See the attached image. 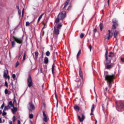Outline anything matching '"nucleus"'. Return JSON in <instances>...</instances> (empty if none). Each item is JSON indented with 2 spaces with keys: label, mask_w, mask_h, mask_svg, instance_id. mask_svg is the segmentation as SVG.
Wrapping results in <instances>:
<instances>
[{
  "label": "nucleus",
  "mask_w": 124,
  "mask_h": 124,
  "mask_svg": "<svg viewBox=\"0 0 124 124\" xmlns=\"http://www.w3.org/2000/svg\"><path fill=\"white\" fill-rule=\"evenodd\" d=\"M24 9L23 8L22 11V14H24Z\"/></svg>",
  "instance_id": "nucleus-55"
},
{
  "label": "nucleus",
  "mask_w": 124,
  "mask_h": 124,
  "mask_svg": "<svg viewBox=\"0 0 124 124\" xmlns=\"http://www.w3.org/2000/svg\"><path fill=\"white\" fill-rule=\"evenodd\" d=\"M15 103H16V104H17V102L16 101V99L15 98V97H14V102H13V104H14V105Z\"/></svg>",
  "instance_id": "nucleus-35"
},
{
  "label": "nucleus",
  "mask_w": 124,
  "mask_h": 124,
  "mask_svg": "<svg viewBox=\"0 0 124 124\" xmlns=\"http://www.w3.org/2000/svg\"><path fill=\"white\" fill-rule=\"evenodd\" d=\"M43 15H44V14H42L39 17V18L38 19V20H37V23L38 24V23H39V22H40V20H41V19H42V17H43Z\"/></svg>",
  "instance_id": "nucleus-19"
},
{
  "label": "nucleus",
  "mask_w": 124,
  "mask_h": 124,
  "mask_svg": "<svg viewBox=\"0 0 124 124\" xmlns=\"http://www.w3.org/2000/svg\"><path fill=\"white\" fill-rule=\"evenodd\" d=\"M70 1V0H67L65 3H64V5L63 8V9H65L66 8V6L68 5V3H69V2Z\"/></svg>",
  "instance_id": "nucleus-16"
},
{
  "label": "nucleus",
  "mask_w": 124,
  "mask_h": 124,
  "mask_svg": "<svg viewBox=\"0 0 124 124\" xmlns=\"http://www.w3.org/2000/svg\"><path fill=\"white\" fill-rule=\"evenodd\" d=\"M12 78H13V79H15V78H16V75H15V74H13Z\"/></svg>",
  "instance_id": "nucleus-41"
},
{
  "label": "nucleus",
  "mask_w": 124,
  "mask_h": 124,
  "mask_svg": "<svg viewBox=\"0 0 124 124\" xmlns=\"http://www.w3.org/2000/svg\"><path fill=\"white\" fill-rule=\"evenodd\" d=\"M16 8L19 10V6H16Z\"/></svg>",
  "instance_id": "nucleus-59"
},
{
  "label": "nucleus",
  "mask_w": 124,
  "mask_h": 124,
  "mask_svg": "<svg viewBox=\"0 0 124 124\" xmlns=\"http://www.w3.org/2000/svg\"><path fill=\"white\" fill-rule=\"evenodd\" d=\"M28 109L29 111H33L34 109H35V107H34V105L32 104V102L31 101L29 104Z\"/></svg>",
  "instance_id": "nucleus-10"
},
{
  "label": "nucleus",
  "mask_w": 124,
  "mask_h": 124,
  "mask_svg": "<svg viewBox=\"0 0 124 124\" xmlns=\"http://www.w3.org/2000/svg\"><path fill=\"white\" fill-rule=\"evenodd\" d=\"M118 34H119V31L116 30L113 34L114 38H115L116 40H117V36H118Z\"/></svg>",
  "instance_id": "nucleus-14"
},
{
  "label": "nucleus",
  "mask_w": 124,
  "mask_h": 124,
  "mask_svg": "<svg viewBox=\"0 0 124 124\" xmlns=\"http://www.w3.org/2000/svg\"><path fill=\"white\" fill-rule=\"evenodd\" d=\"M44 27L43 28V29H44V28H45V23H44Z\"/></svg>",
  "instance_id": "nucleus-60"
},
{
  "label": "nucleus",
  "mask_w": 124,
  "mask_h": 124,
  "mask_svg": "<svg viewBox=\"0 0 124 124\" xmlns=\"http://www.w3.org/2000/svg\"><path fill=\"white\" fill-rule=\"evenodd\" d=\"M71 7H72V5H70L69 6L68 8H67V10H70V9H71Z\"/></svg>",
  "instance_id": "nucleus-43"
},
{
  "label": "nucleus",
  "mask_w": 124,
  "mask_h": 124,
  "mask_svg": "<svg viewBox=\"0 0 124 124\" xmlns=\"http://www.w3.org/2000/svg\"><path fill=\"white\" fill-rule=\"evenodd\" d=\"M116 108L117 111L120 112V110H122L124 108V101L120 100V101H116Z\"/></svg>",
  "instance_id": "nucleus-7"
},
{
  "label": "nucleus",
  "mask_w": 124,
  "mask_h": 124,
  "mask_svg": "<svg viewBox=\"0 0 124 124\" xmlns=\"http://www.w3.org/2000/svg\"><path fill=\"white\" fill-rule=\"evenodd\" d=\"M43 124H46L45 123H44Z\"/></svg>",
  "instance_id": "nucleus-64"
},
{
  "label": "nucleus",
  "mask_w": 124,
  "mask_h": 124,
  "mask_svg": "<svg viewBox=\"0 0 124 124\" xmlns=\"http://www.w3.org/2000/svg\"><path fill=\"white\" fill-rule=\"evenodd\" d=\"M53 61H54V62H56V55L54 54L53 55Z\"/></svg>",
  "instance_id": "nucleus-40"
},
{
  "label": "nucleus",
  "mask_w": 124,
  "mask_h": 124,
  "mask_svg": "<svg viewBox=\"0 0 124 124\" xmlns=\"http://www.w3.org/2000/svg\"><path fill=\"white\" fill-rule=\"evenodd\" d=\"M46 55L47 57H49V56H50V51H49V50H47L46 52Z\"/></svg>",
  "instance_id": "nucleus-30"
},
{
  "label": "nucleus",
  "mask_w": 124,
  "mask_h": 124,
  "mask_svg": "<svg viewBox=\"0 0 124 124\" xmlns=\"http://www.w3.org/2000/svg\"><path fill=\"white\" fill-rule=\"evenodd\" d=\"M9 105H10V107H13V108L11 109L13 114H15V113H16V112L18 111L17 108L15 107V106L14 105V104H13V103L12 102V101H10L9 102Z\"/></svg>",
  "instance_id": "nucleus-9"
},
{
  "label": "nucleus",
  "mask_w": 124,
  "mask_h": 124,
  "mask_svg": "<svg viewBox=\"0 0 124 124\" xmlns=\"http://www.w3.org/2000/svg\"><path fill=\"white\" fill-rule=\"evenodd\" d=\"M5 78H8V79H9L10 78V77H9V76L7 75V77H5Z\"/></svg>",
  "instance_id": "nucleus-50"
},
{
  "label": "nucleus",
  "mask_w": 124,
  "mask_h": 124,
  "mask_svg": "<svg viewBox=\"0 0 124 124\" xmlns=\"http://www.w3.org/2000/svg\"><path fill=\"white\" fill-rule=\"evenodd\" d=\"M115 54L113 53L112 52H109V54L108 55V57L109 58H113Z\"/></svg>",
  "instance_id": "nucleus-23"
},
{
  "label": "nucleus",
  "mask_w": 124,
  "mask_h": 124,
  "mask_svg": "<svg viewBox=\"0 0 124 124\" xmlns=\"http://www.w3.org/2000/svg\"><path fill=\"white\" fill-rule=\"evenodd\" d=\"M55 97L57 100L56 107L58 108V105L59 104V101H58V96H57V93L55 92Z\"/></svg>",
  "instance_id": "nucleus-27"
},
{
  "label": "nucleus",
  "mask_w": 124,
  "mask_h": 124,
  "mask_svg": "<svg viewBox=\"0 0 124 124\" xmlns=\"http://www.w3.org/2000/svg\"><path fill=\"white\" fill-rule=\"evenodd\" d=\"M62 24H56L54 26L53 34L56 36H58L59 34H60V30L62 29Z\"/></svg>",
  "instance_id": "nucleus-5"
},
{
  "label": "nucleus",
  "mask_w": 124,
  "mask_h": 124,
  "mask_svg": "<svg viewBox=\"0 0 124 124\" xmlns=\"http://www.w3.org/2000/svg\"><path fill=\"white\" fill-rule=\"evenodd\" d=\"M105 58L106 59V61L107 62L106 63H105V66H106L107 69H110V68H112L113 67V65L109 64L110 62H111V60L109 61V62H108V50L106 49V53L105 55Z\"/></svg>",
  "instance_id": "nucleus-6"
},
{
  "label": "nucleus",
  "mask_w": 124,
  "mask_h": 124,
  "mask_svg": "<svg viewBox=\"0 0 124 124\" xmlns=\"http://www.w3.org/2000/svg\"><path fill=\"white\" fill-rule=\"evenodd\" d=\"M1 114H2V112L1 110H0V115H1Z\"/></svg>",
  "instance_id": "nucleus-57"
},
{
  "label": "nucleus",
  "mask_w": 124,
  "mask_h": 124,
  "mask_svg": "<svg viewBox=\"0 0 124 124\" xmlns=\"http://www.w3.org/2000/svg\"><path fill=\"white\" fill-rule=\"evenodd\" d=\"M46 112L45 110L43 111V116L44 117L43 121L47 123L48 122V118L47 117Z\"/></svg>",
  "instance_id": "nucleus-11"
},
{
  "label": "nucleus",
  "mask_w": 124,
  "mask_h": 124,
  "mask_svg": "<svg viewBox=\"0 0 124 124\" xmlns=\"http://www.w3.org/2000/svg\"><path fill=\"white\" fill-rule=\"evenodd\" d=\"M108 34L109 35H111V30H108Z\"/></svg>",
  "instance_id": "nucleus-46"
},
{
  "label": "nucleus",
  "mask_w": 124,
  "mask_h": 124,
  "mask_svg": "<svg viewBox=\"0 0 124 124\" xmlns=\"http://www.w3.org/2000/svg\"><path fill=\"white\" fill-rule=\"evenodd\" d=\"M110 2V0H108V5H109V3Z\"/></svg>",
  "instance_id": "nucleus-52"
},
{
  "label": "nucleus",
  "mask_w": 124,
  "mask_h": 124,
  "mask_svg": "<svg viewBox=\"0 0 124 124\" xmlns=\"http://www.w3.org/2000/svg\"><path fill=\"white\" fill-rule=\"evenodd\" d=\"M27 85L29 88H31V86L33 85L31 76L30 74L28 75V78L27 79Z\"/></svg>",
  "instance_id": "nucleus-8"
},
{
  "label": "nucleus",
  "mask_w": 124,
  "mask_h": 124,
  "mask_svg": "<svg viewBox=\"0 0 124 124\" xmlns=\"http://www.w3.org/2000/svg\"><path fill=\"white\" fill-rule=\"evenodd\" d=\"M97 31V29H96V28L94 29L93 31V35H95V32Z\"/></svg>",
  "instance_id": "nucleus-33"
},
{
  "label": "nucleus",
  "mask_w": 124,
  "mask_h": 124,
  "mask_svg": "<svg viewBox=\"0 0 124 124\" xmlns=\"http://www.w3.org/2000/svg\"><path fill=\"white\" fill-rule=\"evenodd\" d=\"M12 37L13 38V40H14L11 42L12 47H13V48H14V47H15V45H16V43L15 42H16L17 44H20V46L19 48H21V46L23 45V38H19V37H16L15 36H12Z\"/></svg>",
  "instance_id": "nucleus-2"
},
{
  "label": "nucleus",
  "mask_w": 124,
  "mask_h": 124,
  "mask_svg": "<svg viewBox=\"0 0 124 124\" xmlns=\"http://www.w3.org/2000/svg\"><path fill=\"white\" fill-rule=\"evenodd\" d=\"M29 26H30V22L27 21L26 22V27H29Z\"/></svg>",
  "instance_id": "nucleus-37"
},
{
  "label": "nucleus",
  "mask_w": 124,
  "mask_h": 124,
  "mask_svg": "<svg viewBox=\"0 0 124 124\" xmlns=\"http://www.w3.org/2000/svg\"><path fill=\"white\" fill-rule=\"evenodd\" d=\"M18 14L19 15V16H21V10H18Z\"/></svg>",
  "instance_id": "nucleus-48"
},
{
  "label": "nucleus",
  "mask_w": 124,
  "mask_h": 124,
  "mask_svg": "<svg viewBox=\"0 0 124 124\" xmlns=\"http://www.w3.org/2000/svg\"><path fill=\"white\" fill-rule=\"evenodd\" d=\"M9 124H13V123H12V122L11 121H10L9 122Z\"/></svg>",
  "instance_id": "nucleus-51"
},
{
  "label": "nucleus",
  "mask_w": 124,
  "mask_h": 124,
  "mask_svg": "<svg viewBox=\"0 0 124 124\" xmlns=\"http://www.w3.org/2000/svg\"><path fill=\"white\" fill-rule=\"evenodd\" d=\"M54 69H55V64L53 63L52 66L51 71L52 74H54Z\"/></svg>",
  "instance_id": "nucleus-26"
},
{
  "label": "nucleus",
  "mask_w": 124,
  "mask_h": 124,
  "mask_svg": "<svg viewBox=\"0 0 124 124\" xmlns=\"http://www.w3.org/2000/svg\"><path fill=\"white\" fill-rule=\"evenodd\" d=\"M7 74H8V71H4L3 77H7Z\"/></svg>",
  "instance_id": "nucleus-22"
},
{
  "label": "nucleus",
  "mask_w": 124,
  "mask_h": 124,
  "mask_svg": "<svg viewBox=\"0 0 124 124\" xmlns=\"http://www.w3.org/2000/svg\"><path fill=\"white\" fill-rule=\"evenodd\" d=\"M38 51H35V59H37V58H38Z\"/></svg>",
  "instance_id": "nucleus-29"
},
{
  "label": "nucleus",
  "mask_w": 124,
  "mask_h": 124,
  "mask_svg": "<svg viewBox=\"0 0 124 124\" xmlns=\"http://www.w3.org/2000/svg\"><path fill=\"white\" fill-rule=\"evenodd\" d=\"M114 79H115V75H106L105 77V80L107 81L108 84L109 88L112 87V83H114Z\"/></svg>",
  "instance_id": "nucleus-3"
},
{
  "label": "nucleus",
  "mask_w": 124,
  "mask_h": 124,
  "mask_svg": "<svg viewBox=\"0 0 124 124\" xmlns=\"http://www.w3.org/2000/svg\"><path fill=\"white\" fill-rule=\"evenodd\" d=\"M105 90H106V91H107V90H108V88L106 87V88H105Z\"/></svg>",
  "instance_id": "nucleus-63"
},
{
  "label": "nucleus",
  "mask_w": 124,
  "mask_h": 124,
  "mask_svg": "<svg viewBox=\"0 0 124 124\" xmlns=\"http://www.w3.org/2000/svg\"><path fill=\"white\" fill-rule=\"evenodd\" d=\"M89 49H90V51H92V45H89Z\"/></svg>",
  "instance_id": "nucleus-44"
},
{
  "label": "nucleus",
  "mask_w": 124,
  "mask_h": 124,
  "mask_svg": "<svg viewBox=\"0 0 124 124\" xmlns=\"http://www.w3.org/2000/svg\"><path fill=\"white\" fill-rule=\"evenodd\" d=\"M17 124H21V121H20L19 120H17Z\"/></svg>",
  "instance_id": "nucleus-49"
},
{
  "label": "nucleus",
  "mask_w": 124,
  "mask_h": 124,
  "mask_svg": "<svg viewBox=\"0 0 124 124\" xmlns=\"http://www.w3.org/2000/svg\"><path fill=\"white\" fill-rule=\"evenodd\" d=\"M2 121H1V118H0V124H1Z\"/></svg>",
  "instance_id": "nucleus-58"
},
{
  "label": "nucleus",
  "mask_w": 124,
  "mask_h": 124,
  "mask_svg": "<svg viewBox=\"0 0 124 124\" xmlns=\"http://www.w3.org/2000/svg\"><path fill=\"white\" fill-rule=\"evenodd\" d=\"M78 118L79 122H80L81 123H82V122H83L84 120H85V116L84 115V114H82L81 118L80 115H78Z\"/></svg>",
  "instance_id": "nucleus-12"
},
{
  "label": "nucleus",
  "mask_w": 124,
  "mask_h": 124,
  "mask_svg": "<svg viewBox=\"0 0 124 124\" xmlns=\"http://www.w3.org/2000/svg\"><path fill=\"white\" fill-rule=\"evenodd\" d=\"M49 62V58H48V57H46L44 58V63H45V64H48Z\"/></svg>",
  "instance_id": "nucleus-18"
},
{
  "label": "nucleus",
  "mask_w": 124,
  "mask_h": 124,
  "mask_svg": "<svg viewBox=\"0 0 124 124\" xmlns=\"http://www.w3.org/2000/svg\"><path fill=\"white\" fill-rule=\"evenodd\" d=\"M99 27H100V31H102V30H103V23H100L99 24Z\"/></svg>",
  "instance_id": "nucleus-25"
},
{
  "label": "nucleus",
  "mask_w": 124,
  "mask_h": 124,
  "mask_svg": "<svg viewBox=\"0 0 124 124\" xmlns=\"http://www.w3.org/2000/svg\"><path fill=\"white\" fill-rule=\"evenodd\" d=\"M19 64H20V63L19 62H17L16 65V67H18V66H19Z\"/></svg>",
  "instance_id": "nucleus-38"
},
{
  "label": "nucleus",
  "mask_w": 124,
  "mask_h": 124,
  "mask_svg": "<svg viewBox=\"0 0 124 124\" xmlns=\"http://www.w3.org/2000/svg\"><path fill=\"white\" fill-rule=\"evenodd\" d=\"M23 17H24V14H22V18H23Z\"/></svg>",
  "instance_id": "nucleus-62"
},
{
  "label": "nucleus",
  "mask_w": 124,
  "mask_h": 124,
  "mask_svg": "<svg viewBox=\"0 0 124 124\" xmlns=\"http://www.w3.org/2000/svg\"><path fill=\"white\" fill-rule=\"evenodd\" d=\"M4 93L5 94H10L11 92H10V91H8V89H6L4 91Z\"/></svg>",
  "instance_id": "nucleus-20"
},
{
  "label": "nucleus",
  "mask_w": 124,
  "mask_h": 124,
  "mask_svg": "<svg viewBox=\"0 0 124 124\" xmlns=\"http://www.w3.org/2000/svg\"><path fill=\"white\" fill-rule=\"evenodd\" d=\"M94 110V104H93L92 105V108H91V112H93Z\"/></svg>",
  "instance_id": "nucleus-31"
},
{
  "label": "nucleus",
  "mask_w": 124,
  "mask_h": 124,
  "mask_svg": "<svg viewBox=\"0 0 124 124\" xmlns=\"http://www.w3.org/2000/svg\"><path fill=\"white\" fill-rule=\"evenodd\" d=\"M112 36H113V34L109 35V34H107L105 36V39H108V40H109L110 38L112 37Z\"/></svg>",
  "instance_id": "nucleus-15"
},
{
  "label": "nucleus",
  "mask_w": 124,
  "mask_h": 124,
  "mask_svg": "<svg viewBox=\"0 0 124 124\" xmlns=\"http://www.w3.org/2000/svg\"><path fill=\"white\" fill-rule=\"evenodd\" d=\"M93 112H91V113L90 114V116H93Z\"/></svg>",
  "instance_id": "nucleus-54"
},
{
  "label": "nucleus",
  "mask_w": 124,
  "mask_h": 124,
  "mask_svg": "<svg viewBox=\"0 0 124 124\" xmlns=\"http://www.w3.org/2000/svg\"><path fill=\"white\" fill-rule=\"evenodd\" d=\"M113 25H112V30H115L117 29V27H118V23L117 22H115L113 21Z\"/></svg>",
  "instance_id": "nucleus-13"
},
{
  "label": "nucleus",
  "mask_w": 124,
  "mask_h": 124,
  "mask_svg": "<svg viewBox=\"0 0 124 124\" xmlns=\"http://www.w3.org/2000/svg\"><path fill=\"white\" fill-rule=\"evenodd\" d=\"M5 86L6 87H8V83L6 81L5 82Z\"/></svg>",
  "instance_id": "nucleus-42"
},
{
  "label": "nucleus",
  "mask_w": 124,
  "mask_h": 124,
  "mask_svg": "<svg viewBox=\"0 0 124 124\" xmlns=\"http://www.w3.org/2000/svg\"><path fill=\"white\" fill-rule=\"evenodd\" d=\"M97 124V121L95 120V124Z\"/></svg>",
  "instance_id": "nucleus-61"
},
{
  "label": "nucleus",
  "mask_w": 124,
  "mask_h": 124,
  "mask_svg": "<svg viewBox=\"0 0 124 124\" xmlns=\"http://www.w3.org/2000/svg\"><path fill=\"white\" fill-rule=\"evenodd\" d=\"M15 121H16V118L15 117V116H14L13 119V122L14 123V122H15Z\"/></svg>",
  "instance_id": "nucleus-45"
},
{
  "label": "nucleus",
  "mask_w": 124,
  "mask_h": 124,
  "mask_svg": "<svg viewBox=\"0 0 124 124\" xmlns=\"http://www.w3.org/2000/svg\"><path fill=\"white\" fill-rule=\"evenodd\" d=\"M29 118L30 119H33V114H31L29 115Z\"/></svg>",
  "instance_id": "nucleus-36"
},
{
  "label": "nucleus",
  "mask_w": 124,
  "mask_h": 124,
  "mask_svg": "<svg viewBox=\"0 0 124 124\" xmlns=\"http://www.w3.org/2000/svg\"><path fill=\"white\" fill-rule=\"evenodd\" d=\"M21 56H22V53H21L19 55V58H20Z\"/></svg>",
  "instance_id": "nucleus-56"
},
{
  "label": "nucleus",
  "mask_w": 124,
  "mask_h": 124,
  "mask_svg": "<svg viewBox=\"0 0 124 124\" xmlns=\"http://www.w3.org/2000/svg\"><path fill=\"white\" fill-rule=\"evenodd\" d=\"M102 107L103 109H104V104H102Z\"/></svg>",
  "instance_id": "nucleus-53"
},
{
  "label": "nucleus",
  "mask_w": 124,
  "mask_h": 124,
  "mask_svg": "<svg viewBox=\"0 0 124 124\" xmlns=\"http://www.w3.org/2000/svg\"><path fill=\"white\" fill-rule=\"evenodd\" d=\"M78 72H79V76L81 78L82 80L79 79L78 81L77 88L82 89V87L84 85V78L83 77V72H82V69L80 67H79Z\"/></svg>",
  "instance_id": "nucleus-4"
},
{
  "label": "nucleus",
  "mask_w": 124,
  "mask_h": 124,
  "mask_svg": "<svg viewBox=\"0 0 124 124\" xmlns=\"http://www.w3.org/2000/svg\"><path fill=\"white\" fill-rule=\"evenodd\" d=\"M7 114V113L6 112H5L4 110H3L2 115V116H6Z\"/></svg>",
  "instance_id": "nucleus-34"
},
{
  "label": "nucleus",
  "mask_w": 124,
  "mask_h": 124,
  "mask_svg": "<svg viewBox=\"0 0 124 124\" xmlns=\"http://www.w3.org/2000/svg\"><path fill=\"white\" fill-rule=\"evenodd\" d=\"M121 60L123 62H124V58H121Z\"/></svg>",
  "instance_id": "nucleus-47"
},
{
  "label": "nucleus",
  "mask_w": 124,
  "mask_h": 124,
  "mask_svg": "<svg viewBox=\"0 0 124 124\" xmlns=\"http://www.w3.org/2000/svg\"><path fill=\"white\" fill-rule=\"evenodd\" d=\"M65 17H66V12L65 11H63L60 13L58 15L57 17L55 20V24H59L61 21V23H62Z\"/></svg>",
  "instance_id": "nucleus-1"
},
{
  "label": "nucleus",
  "mask_w": 124,
  "mask_h": 124,
  "mask_svg": "<svg viewBox=\"0 0 124 124\" xmlns=\"http://www.w3.org/2000/svg\"><path fill=\"white\" fill-rule=\"evenodd\" d=\"M4 107V103H3L2 105L1 106L0 109H3Z\"/></svg>",
  "instance_id": "nucleus-39"
},
{
  "label": "nucleus",
  "mask_w": 124,
  "mask_h": 124,
  "mask_svg": "<svg viewBox=\"0 0 124 124\" xmlns=\"http://www.w3.org/2000/svg\"><path fill=\"white\" fill-rule=\"evenodd\" d=\"M81 54V49H79L77 55V59L78 60L79 59V56Z\"/></svg>",
  "instance_id": "nucleus-24"
},
{
  "label": "nucleus",
  "mask_w": 124,
  "mask_h": 124,
  "mask_svg": "<svg viewBox=\"0 0 124 124\" xmlns=\"http://www.w3.org/2000/svg\"><path fill=\"white\" fill-rule=\"evenodd\" d=\"M74 108L75 110H78V111L80 110V107H79V106H78L77 105H75L74 106Z\"/></svg>",
  "instance_id": "nucleus-21"
},
{
  "label": "nucleus",
  "mask_w": 124,
  "mask_h": 124,
  "mask_svg": "<svg viewBox=\"0 0 124 124\" xmlns=\"http://www.w3.org/2000/svg\"><path fill=\"white\" fill-rule=\"evenodd\" d=\"M11 108V107H10V105H9V102L8 103L7 106H5L4 111H6V110H8L9 109H10Z\"/></svg>",
  "instance_id": "nucleus-17"
},
{
  "label": "nucleus",
  "mask_w": 124,
  "mask_h": 124,
  "mask_svg": "<svg viewBox=\"0 0 124 124\" xmlns=\"http://www.w3.org/2000/svg\"><path fill=\"white\" fill-rule=\"evenodd\" d=\"M27 56V52H25L23 55V60L22 61L26 60V56Z\"/></svg>",
  "instance_id": "nucleus-28"
},
{
  "label": "nucleus",
  "mask_w": 124,
  "mask_h": 124,
  "mask_svg": "<svg viewBox=\"0 0 124 124\" xmlns=\"http://www.w3.org/2000/svg\"><path fill=\"white\" fill-rule=\"evenodd\" d=\"M84 36H85V34L84 33H81L80 35V38H84Z\"/></svg>",
  "instance_id": "nucleus-32"
}]
</instances>
